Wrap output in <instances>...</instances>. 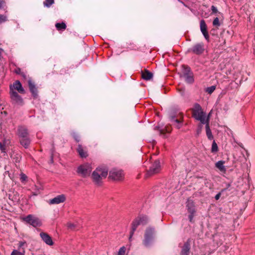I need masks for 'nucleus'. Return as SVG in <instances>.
<instances>
[{"instance_id":"nucleus-12","label":"nucleus","mask_w":255,"mask_h":255,"mask_svg":"<svg viewBox=\"0 0 255 255\" xmlns=\"http://www.w3.org/2000/svg\"><path fill=\"white\" fill-rule=\"evenodd\" d=\"M168 115L169 118L181 117L183 114L180 111V109L177 106H172L168 109Z\"/></svg>"},{"instance_id":"nucleus-33","label":"nucleus","mask_w":255,"mask_h":255,"mask_svg":"<svg viewBox=\"0 0 255 255\" xmlns=\"http://www.w3.org/2000/svg\"><path fill=\"white\" fill-rule=\"evenodd\" d=\"M215 89H216V87L215 86H212L208 87L207 88L206 92L208 94H212L214 91Z\"/></svg>"},{"instance_id":"nucleus-52","label":"nucleus","mask_w":255,"mask_h":255,"mask_svg":"<svg viewBox=\"0 0 255 255\" xmlns=\"http://www.w3.org/2000/svg\"><path fill=\"white\" fill-rule=\"evenodd\" d=\"M160 134H162L164 133V130L163 129H159Z\"/></svg>"},{"instance_id":"nucleus-18","label":"nucleus","mask_w":255,"mask_h":255,"mask_svg":"<svg viewBox=\"0 0 255 255\" xmlns=\"http://www.w3.org/2000/svg\"><path fill=\"white\" fill-rule=\"evenodd\" d=\"M65 200V196L64 194H61L57 196L52 199H50L49 203L50 204H58L61 203H63Z\"/></svg>"},{"instance_id":"nucleus-47","label":"nucleus","mask_w":255,"mask_h":255,"mask_svg":"<svg viewBox=\"0 0 255 255\" xmlns=\"http://www.w3.org/2000/svg\"><path fill=\"white\" fill-rule=\"evenodd\" d=\"M50 162L51 163L53 162V153L52 150L51 151Z\"/></svg>"},{"instance_id":"nucleus-9","label":"nucleus","mask_w":255,"mask_h":255,"mask_svg":"<svg viewBox=\"0 0 255 255\" xmlns=\"http://www.w3.org/2000/svg\"><path fill=\"white\" fill-rule=\"evenodd\" d=\"M109 178L113 180H122L124 178L123 171L116 168L112 169L109 171Z\"/></svg>"},{"instance_id":"nucleus-44","label":"nucleus","mask_w":255,"mask_h":255,"mask_svg":"<svg viewBox=\"0 0 255 255\" xmlns=\"http://www.w3.org/2000/svg\"><path fill=\"white\" fill-rule=\"evenodd\" d=\"M14 72L16 74H19V75H21V74L22 73L21 71V69L19 68H17L15 69L14 70Z\"/></svg>"},{"instance_id":"nucleus-19","label":"nucleus","mask_w":255,"mask_h":255,"mask_svg":"<svg viewBox=\"0 0 255 255\" xmlns=\"http://www.w3.org/2000/svg\"><path fill=\"white\" fill-rule=\"evenodd\" d=\"M18 135L19 138H25L29 136V134L27 128L23 126L18 127L17 129Z\"/></svg>"},{"instance_id":"nucleus-30","label":"nucleus","mask_w":255,"mask_h":255,"mask_svg":"<svg viewBox=\"0 0 255 255\" xmlns=\"http://www.w3.org/2000/svg\"><path fill=\"white\" fill-rule=\"evenodd\" d=\"M218 151V145H217V143H216L215 141L214 140L212 143V145L211 151L213 153H215V152H217Z\"/></svg>"},{"instance_id":"nucleus-8","label":"nucleus","mask_w":255,"mask_h":255,"mask_svg":"<svg viewBox=\"0 0 255 255\" xmlns=\"http://www.w3.org/2000/svg\"><path fill=\"white\" fill-rule=\"evenodd\" d=\"M9 94L12 103L14 104L22 105L23 104V100L21 97L18 95L17 92L13 90L11 86H10Z\"/></svg>"},{"instance_id":"nucleus-25","label":"nucleus","mask_w":255,"mask_h":255,"mask_svg":"<svg viewBox=\"0 0 255 255\" xmlns=\"http://www.w3.org/2000/svg\"><path fill=\"white\" fill-rule=\"evenodd\" d=\"M205 124H206V132L208 138L209 140H212L213 139V135H212V131L209 127L208 119L206 120V123Z\"/></svg>"},{"instance_id":"nucleus-3","label":"nucleus","mask_w":255,"mask_h":255,"mask_svg":"<svg viewBox=\"0 0 255 255\" xmlns=\"http://www.w3.org/2000/svg\"><path fill=\"white\" fill-rule=\"evenodd\" d=\"M148 222V219L146 216H139L135 218L131 224V230L130 232L129 240L131 241L132 237L134 234L135 231L139 225H145Z\"/></svg>"},{"instance_id":"nucleus-6","label":"nucleus","mask_w":255,"mask_h":255,"mask_svg":"<svg viewBox=\"0 0 255 255\" xmlns=\"http://www.w3.org/2000/svg\"><path fill=\"white\" fill-rule=\"evenodd\" d=\"M92 169L90 164L85 163L80 165L77 168V172L81 177L85 178L90 175Z\"/></svg>"},{"instance_id":"nucleus-27","label":"nucleus","mask_w":255,"mask_h":255,"mask_svg":"<svg viewBox=\"0 0 255 255\" xmlns=\"http://www.w3.org/2000/svg\"><path fill=\"white\" fill-rule=\"evenodd\" d=\"M185 81L189 84L193 83L194 82L193 73L192 72L187 75L183 76Z\"/></svg>"},{"instance_id":"nucleus-21","label":"nucleus","mask_w":255,"mask_h":255,"mask_svg":"<svg viewBox=\"0 0 255 255\" xmlns=\"http://www.w3.org/2000/svg\"><path fill=\"white\" fill-rule=\"evenodd\" d=\"M186 207L189 213H195L196 210L194 202L192 200L188 199L187 201Z\"/></svg>"},{"instance_id":"nucleus-41","label":"nucleus","mask_w":255,"mask_h":255,"mask_svg":"<svg viewBox=\"0 0 255 255\" xmlns=\"http://www.w3.org/2000/svg\"><path fill=\"white\" fill-rule=\"evenodd\" d=\"M225 188L222 190L221 192L226 191L231 186V183H228L225 184Z\"/></svg>"},{"instance_id":"nucleus-32","label":"nucleus","mask_w":255,"mask_h":255,"mask_svg":"<svg viewBox=\"0 0 255 255\" xmlns=\"http://www.w3.org/2000/svg\"><path fill=\"white\" fill-rule=\"evenodd\" d=\"M213 26H216L217 28H218L220 26L221 24L220 23L218 17H217L214 18L213 21Z\"/></svg>"},{"instance_id":"nucleus-49","label":"nucleus","mask_w":255,"mask_h":255,"mask_svg":"<svg viewBox=\"0 0 255 255\" xmlns=\"http://www.w3.org/2000/svg\"><path fill=\"white\" fill-rule=\"evenodd\" d=\"M4 3L3 0H0V9L2 8V4Z\"/></svg>"},{"instance_id":"nucleus-38","label":"nucleus","mask_w":255,"mask_h":255,"mask_svg":"<svg viewBox=\"0 0 255 255\" xmlns=\"http://www.w3.org/2000/svg\"><path fill=\"white\" fill-rule=\"evenodd\" d=\"M126 252V248L125 247H123L120 248L119 253L118 255H125Z\"/></svg>"},{"instance_id":"nucleus-24","label":"nucleus","mask_w":255,"mask_h":255,"mask_svg":"<svg viewBox=\"0 0 255 255\" xmlns=\"http://www.w3.org/2000/svg\"><path fill=\"white\" fill-rule=\"evenodd\" d=\"M141 76L144 80L148 81L152 79L153 74L152 72L145 69L144 71L142 72Z\"/></svg>"},{"instance_id":"nucleus-57","label":"nucleus","mask_w":255,"mask_h":255,"mask_svg":"<svg viewBox=\"0 0 255 255\" xmlns=\"http://www.w3.org/2000/svg\"><path fill=\"white\" fill-rule=\"evenodd\" d=\"M157 128H158V127H156L155 128V129H157Z\"/></svg>"},{"instance_id":"nucleus-58","label":"nucleus","mask_w":255,"mask_h":255,"mask_svg":"<svg viewBox=\"0 0 255 255\" xmlns=\"http://www.w3.org/2000/svg\"><path fill=\"white\" fill-rule=\"evenodd\" d=\"M200 130H198V133H199L200 132Z\"/></svg>"},{"instance_id":"nucleus-31","label":"nucleus","mask_w":255,"mask_h":255,"mask_svg":"<svg viewBox=\"0 0 255 255\" xmlns=\"http://www.w3.org/2000/svg\"><path fill=\"white\" fill-rule=\"evenodd\" d=\"M54 2V0H45L43 2V4L45 6L49 7Z\"/></svg>"},{"instance_id":"nucleus-53","label":"nucleus","mask_w":255,"mask_h":255,"mask_svg":"<svg viewBox=\"0 0 255 255\" xmlns=\"http://www.w3.org/2000/svg\"><path fill=\"white\" fill-rule=\"evenodd\" d=\"M166 130L167 132H169L170 131V129H168L167 128H166Z\"/></svg>"},{"instance_id":"nucleus-22","label":"nucleus","mask_w":255,"mask_h":255,"mask_svg":"<svg viewBox=\"0 0 255 255\" xmlns=\"http://www.w3.org/2000/svg\"><path fill=\"white\" fill-rule=\"evenodd\" d=\"M77 151L81 158H86L88 156L87 151L84 149L81 144L78 145Z\"/></svg>"},{"instance_id":"nucleus-56","label":"nucleus","mask_w":255,"mask_h":255,"mask_svg":"<svg viewBox=\"0 0 255 255\" xmlns=\"http://www.w3.org/2000/svg\"><path fill=\"white\" fill-rule=\"evenodd\" d=\"M3 113H4V115H6L7 114V112H5V111L3 112Z\"/></svg>"},{"instance_id":"nucleus-4","label":"nucleus","mask_w":255,"mask_h":255,"mask_svg":"<svg viewBox=\"0 0 255 255\" xmlns=\"http://www.w3.org/2000/svg\"><path fill=\"white\" fill-rule=\"evenodd\" d=\"M226 230L222 225H218L216 228V233L213 235L214 241L217 245H222L225 239Z\"/></svg>"},{"instance_id":"nucleus-14","label":"nucleus","mask_w":255,"mask_h":255,"mask_svg":"<svg viewBox=\"0 0 255 255\" xmlns=\"http://www.w3.org/2000/svg\"><path fill=\"white\" fill-rule=\"evenodd\" d=\"M28 85L30 92L34 98L36 99L38 97V90L34 82L31 79L28 77Z\"/></svg>"},{"instance_id":"nucleus-46","label":"nucleus","mask_w":255,"mask_h":255,"mask_svg":"<svg viewBox=\"0 0 255 255\" xmlns=\"http://www.w3.org/2000/svg\"><path fill=\"white\" fill-rule=\"evenodd\" d=\"M221 192H219L218 193L215 197V199L216 200H218L219 199L220 196H221Z\"/></svg>"},{"instance_id":"nucleus-35","label":"nucleus","mask_w":255,"mask_h":255,"mask_svg":"<svg viewBox=\"0 0 255 255\" xmlns=\"http://www.w3.org/2000/svg\"><path fill=\"white\" fill-rule=\"evenodd\" d=\"M7 20V16L3 14H0V24Z\"/></svg>"},{"instance_id":"nucleus-2","label":"nucleus","mask_w":255,"mask_h":255,"mask_svg":"<svg viewBox=\"0 0 255 255\" xmlns=\"http://www.w3.org/2000/svg\"><path fill=\"white\" fill-rule=\"evenodd\" d=\"M191 110L194 118L199 121L202 124H205L206 123L205 113L203 111L201 106L199 104L195 103Z\"/></svg>"},{"instance_id":"nucleus-39","label":"nucleus","mask_w":255,"mask_h":255,"mask_svg":"<svg viewBox=\"0 0 255 255\" xmlns=\"http://www.w3.org/2000/svg\"><path fill=\"white\" fill-rule=\"evenodd\" d=\"M5 145L4 143L0 142V149L2 152H5Z\"/></svg>"},{"instance_id":"nucleus-48","label":"nucleus","mask_w":255,"mask_h":255,"mask_svg":"<svg viewBox=\"0 0 255 255\" xmlns=\"http://www.w3.org/2000/svg\"><path fill=\"white\" fill-rule=\"evenodd\" d=\"M24 79H26L27 78V76L24 73V72H22L21 75H20Z\"/></svg>"},{"instance_id":"nucleus-1","label":"nucleus","mask_w":255,"mask_h":255,"mask_svg":"<svg viewBox=\"0 0 255 255\" xmlns=\"http://www.w3.org/2000/svg\"><path fill=\"white\" fill-rule=\"evenodd\" d=\"M108 173V169L106 166H99L93 171L92 178L93 182L99 186L102 184V180L105 178Z\"/></svg>"},{"instance_id":"nucleus-23","label":"nucleus","mask_w":255,"mask_h":255,"mask_svg":"<svg viewBox=\"0 0 255 255\" xmlns=\"http://www.w3.org/2000/svg\"><path fill=\"white\" fill-rule=\"evenodd\" d=\"M19 142L25 148H27L30 144L31 140L29 136H27L25 138H19Z\"/></svg>"},{"instance_id":"nucleus-13","label":"nucleus","mask_w":255,"mask_h":255,"mask_svg":"<svg viewBox=\"0 0 255 255\" xmlns=\"http://www.w3.org/2000/svg\"><path fill=\"white\" fill-rule=\"evenodd\" d=\"M191 239L189 238L183 244L182 247L180 255H189L191 250Z\"/></svg>"},{"instance_id":"nucleus-51","label":"nucleus","mask_w":255,"mask_h":255,"mask_svg":"<svg viewBox=\"0 0 255 255\" xmlns=\"http://www.w3.org/2000/svg\"><path fill=\"white\" fill-rule=\"evenodd\" d=\"M180 94H181L182 96H184V90L181 89V90H180Z\"/></svg>"},{"instance_id":"nucleus-7","label":"nucleus","mask_w":255,"mask_h":255,"mask_svg":"<svg viewBox=\"0 0 255 255\" xmlns=\"http://www.w3.org/2000/svg\"><path fill=\"white\" fill-rule=\"evenodd\" d=\"M205 50V45L203 42H199L194 44L188 50V51L194 54L200 55L202 54Z\"/></svg>"},{"instance_id":"nucleus-34","label":"nucleus","mask_w":255,"mask_h":255,"mask_svg":"<svg viewBox=\"0 0 255 255\" xmlns=\"http://www.w3.org/2000/svg\"><path fill=\"white\" fill-rule=\"evenodd\" d=\"M211 10L212 11L211 14H217V13H220V12L218 11V10L217 7H216L214 5L211 6Z\"/></svg>"},{"instance_id":"nucleus-28","label":"nucleus","mask_w":255,"mask_h":255,"mask_svg":"<svg viewBox=\"0 0 255 255\" xmlns=\"http://www.w3.org/2000/svg\"><path fill=\"white\" fill-rule=\"evenodd\" d=\"M182 68L183 76L187 75L192 72L191 70V68L188 66L183 65H182Z\"/></svg>"},{"instance_id":"nucleus-54","label":"nucleus","mask_w":255,"mask_h":255,"mask_svg":"<svg viewBox=\"0 0 255 255\" xmlns=\"http://www.w3.org/2000/svg\"><path fill=\"white\" fill-rule=\"evenodd\" d=\"M178 0V1H179L180 2L182 3V4H183L184 5H185L184 3L182 1H181V0Z\"/></svg>"},{"instance_id":"nucleus-11","label":"nucleus","mask_w":255,"mask_h":255,"mask_svg":"<svg viewBox=\"0 0 255 255\" xmlns=\"http://www.w3.org/2000/svg\"><path fill=\"white\" fill-rule=\"evenodd\" d=\"M160 170V163L159 160H156L147 170L146 174V177L152 176V175L157 173Z\"/></svg>"},{"instance_id":"nucleus-5","label":"nucleus","mask_w":255,"mask_h":255,"mask_svg":"<svg viewBox=\"0 0 255 255\" xmlns=\"http://www.w3.org/2000/svg\"><path fill=\"white\" fill-rule=\"evenodd\" d=\"M154 234V229L153 228L148 227L145 230L142 244L146 248H149L152 244Z\"/></svg>"},{"instance_id":"nucleus-45","label":"nucleus","mask_w":255,"mask_h":255,"mask_svg":"<svg viewBox=\"0 0 255 255\" xmlns=\"http://www.w3.org/2000/svg\"><path fill=\"white\" fill-rule=\"evenodd\" d=\"M67 71L68 70L67 69V68H63L60 70V74H63L64 73H66Z\"/></svg>"},{"instance_id":"nucleus-43","label":"nucleus","mask_w":255,"mask_h":255,"mask_svg":"<svg viewBox=\"0 0 255 255\" xmlns=\"http://www.w3.org/2000/svg\"><path fill=\"white\" fill-rule=\"evenodd\" d=\"M194 214L195 213H190V214L188 216V218L190 222H193V219L194 216Z\"/></svg>"},{"instance_id":"nucleus-10","label":"nucleus","mask_w":255,"mask_h":255,"mask_svg":"<svg viewBox=\"0 0 255 255\" xmlns=\"http://www.w3.org/2000/svg\"><path fill=\"white\" fill-rule=\"evenodd\" d=\"M23 220L27 224H30L34 227H39L41 225V222L40 220L32 215H27L23 218Z\"/></svg>"},{"instance_id":"nucleus-55","label":"nucleus","mask_w":255,"mask_h":255,"mask_svg":"<svg viewBox=\"0 0 255 255\" xmlns=\"http://www.w3.org/2000/svg\"><path fill=\"white\" fill-rule=\"evenodd\" d=\"M213 31H215V29H211V30L210 32H211V33L212 35H214V33H212V32Z\"/></svg>"},{"instance_id":"nucleus-17","label":"nucleus","mask_w":255,"mask_h":255,"mask_svg":"<svg viewBox=\"0 0 255 255\" xmlns=\"http://www.w3.org/2000/svg\"><path fill=\"white\" fill-rule=\"evenodd\" d=\"M40 236L42 241L49 246H52L54 244L51 237L47 234L44 232L40 233Z\"/></svg>"},{"instance_id":"nucleus-37","label":"nucleus","mask_w":255,"mask_h":255,"mask_svg":"<svg viewBox=\"0 0 255 255\" xmlns=\"http://www.w3.org/2000/svg\"><path fill=\"white\" fill-rule=\"evenodd\" d=\"M11 255H24V252L21 253L17 250H14L11 253Z\"/></svg>"},{"instance_id":"nucleus-16","label":"nucleus","mask_w":255,"mask_h":255,"mask_svg":"<svg viewBox=\"0 0 255 255\" xmlns=\"http://www.w3.org/2000/svg\"><path fill=\"white\" fill-rule=\"evenodd\" d=\"M170 122L172 123L173 125L175 126L177 128H181L183 125V116L181 117L177 118H169Z\"/></svg>"},{"instance_id":"nucleus-42","label":"nucleus","mask_w":255,"mask_h":255,"mask_svg":"<svg viewBox=\"0 0 255 255\" xmlns=\"http://www.w3.org/2000/svg\"><path fill=\"white\" fill-rule=\"evenodd\" d=\"M76 227V225H75L74 224H72V223H68V228L70 229H74Z\"/></svg>"},{"instance_id":"nucleus-50","label":"nucleus","mask_w":255,"mask_h":255,"mask_svg":"<svg viewBox=\"0 0 255 255\" xmlns=\"http://www.w3.org/2000/svg\"><path fill=\"white\" fill-rule=\"evenodd\" d=\"M24 244V242H20L19 243V247H21L23 246V245Z\"/></svg>"},{"instance_id":"nucleus-36","label":"nucleus","mask_w":255,"mask_h":255,"mask_svg":"<svg viewBox=\"0 0 255 255\" xmlns=\"http://www.w3.org/2000/svg\"><path fill=\"white\" fill-rule=\"evenodd\" d=\"M72 136L73 138L75 139V140L77 142H79L80 140V137L79 134L76 132H73L72 133Z\"/></svg>"},{"instance_id":"nucleus-40","label":"nucleus","mask_w":255,"mask_h":255,"mask_svg":"<svg viewBox=\"0 0 255 255\" xmlns=\"http://www.w3.org/2000/svg\"><path fill=\"white\" fill-rule=\"evenodd\" d=\"M27 176L24 173H21L20 174V180L21 182H23L25 181L27 179Z\"/></svg>"},{"instance_id":"nucleus-29","label":"nucleus","mask_w":255,"mask_h":255,"mask_svg":"<svg viewBox=\"0 0 255 255\" xmlns=\"http://www.w3.org/2000/svg\"><path fill=\"white\" fill-rule=\"evenodd\" d=\"M55 27L58 30H64L66 28V25L65 23L62 22L56 23Z\"/></svg>"},{"instance_id":"nucleus-15","label":"nucleus","mask_w":255,"mask_h":255,"mask_svg":"<svg viewBox=\"0 0 255 255\" xmlns=\"http://www.w3.org/2000/svg\"><path fill=\"white\" fill-rule=\"evenodd\" d=\"M200 30L205 38L208 41H209V36L207 31V26L204 20L202 19L200 21Z\"/></svg>"},{"instance_id":"nucleus-20","label":"nucleus","mask_w":255,"mask_h":255,"mask_svg":"<svg viewBox=\"0 0 255 255\" xmlns=\"http://www.w3.org/2000/svg\"><path fill=\"white\" fill-rule=\"evenodd\" d=\"M13 89L15 90L18 92V93L20 94H25V91L23 88L22 86L21 83L19 81L17 80L15 81L12 86H11Z\"/></svg>"},{"instance_id":"nucleus-26","label":"nucleus","mask_w":255,"mask_h":255,"mask_svg":"<svg viewBox=\"0 0 255 255\" xmlns=\"http://www.w3.org/2000/svg\"><path fill=\"white\" fill-rule=\"evenodd\" d=\"M225 163V161H223V160L218 161L216 163L215 166L218 169H219L221 171L225 172L226 169L225 166L224 165Z\"/></svg>"}]
</instances>
